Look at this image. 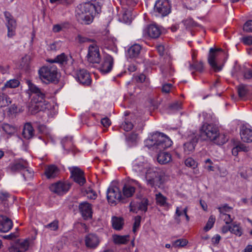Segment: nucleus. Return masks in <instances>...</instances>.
<instances>
[{
    "label": "nucleus",
    "mask_w": 252,
    "mask_h": 252,
    "mask_svg": "<svg viewBox=\"0 0 252 252\" xmlns=\"http://www.w3.org/2000/svg\"><path fill=\"white\" fill-rule=\"evenodd\" d=\"M101 5L98 2L80 4L76 9V18L81 23L89 25L93 22L95 14L101 12Z\"/></svg>",
    "instance_id": "nucleus-1"
},
{
    "label": "nucleus",
    "mask_w": 252,
    "mask_h": 252,
    "mask_svg": "<svg viewBox=\"0 0 252 252\" xmlns=\"http://www.w3.org/2000/svg\"><path fill=\"white\" fill-rule=\"evenodd\" d=\"M148 146L156 152H160L170 147L172 144V140L162 133L156 132L146 140Z\"/></svg>",
    "instance_id": "nucleus-2"
},
{
    "label": "nucleus",
    "mask_w": 252,
    "mask_h": 252,
    "mask_svg": "<svg viewBox=\"0 0 252 252\" xmlns=\"http://www.w3.org/2000/svg\"><path fill=\"white\" fill-rule=\"evenodd\" d=\"M29 91L34 94L32 101L35 104V108L37 111H44L47 108L48 103L45 100L46 92L30 81L28 82Z\"/></svg>",
    "instance_id": "nucleus-3"
},
{
    "label": "nucleus",
    "mask_w": 252,
    "mask_h": 252,
    "mask_svg": "<svg viewBox=\"0 0 252 252\" xmlns=\"http://www.w3.org/2000/svg\"><path fill=\"white\" fill-rule=\"evenodd\" d=\"M163 173L155 167H150L145 172L147 185L151 188H159L163 183Z\"/></svg>",
    "instance_id": "nucleus-4"
},
{
    "label": "nucleus",
    "mask_w": 252,
    "mask_h": 252,
    "mask_svg": "<svg viewBox=\"0 0 252 252\" xmlns=\"http://www.w3.org/2000/svg\"><path fill=\"white\" fill-rule=\"evenodd\" d=\"M219 135V128L212 124L204 123L199 130V137L202 140L209 139L215 142Z\"/></svg>",
    "instance_id": "nucleus-5"
},
{
    "label": "nucleus",
    "mask_w": 252,
    "mask_h": 252,
    "mask_svg": "<svg viewBox=\"0 0 252 252\" xmlns=\"http://www.w3.org/2000/svg\"><path fill=\"white\" fill-rule=\"evenodd\" d=\"M39 78L44 82L50 83L56 81L57 68L54 65L43 66L38 70Z\"/></svg>",
    "instance_id": "nucleus-6"
},
{
    "label": "nucleus",
    "mask_w": 252,
    "mask_h": 252,
    "mask_svg": "<svg viewBox=\"0 0 252 252\" xmlns=\"http://www.w3.org/2000/svg\"><path fill=\"white\" fill-rule=\"evenodd\" d=\"M107 198L111 205H116L117 202L123 203L127 202V199L123 197L120 189L116 186H111L107 189Z\"/></svg>",
    "instance_id": "nucleus-7"
},
{
    "label": "nucleus",
    "mask_w": 252,
    "mask_h": 252,
    "mask_svg": "<svg viewBox=\"0 0 252 252\" xmlns=\"http://www.w3.org/2000/svg\"><path fill=\"white\" fill-rule=\"evenodd\" d=\"M87 59L90 63H99L100 62V51L98 46L96 44L94 43L89 46Z\"/></svg>",
    "instance_id": "nucleus-8"
},
{
    "label": "nucleus",
    "mask_w": 252,
    "mask_h": 252,
    "mask_svg": "<svg viewBox=\"0 0 252 252\" xmlns=\"http://www.w3.org/2000/svg\"><path fill=\"white\" fill-rule=\"evenodd\" d=\"M4 15L6 20V26L7 28V36L11 38L15 34L17 27L16 21L11 13L8 11H5Z\"/></svg>",
    "instance_id": "nucleus-9"
},
{
    "label": "nucleus",
    "mask_w": 252,
    "mask_h": 252,
    "mask_svg": "<svg viewBox=\"0 0 252 252\" xmlns=\"http://www.w3.org/2000/svg\"><path fill=\"white\" fill-rule=\"evenodd\" d=\"M154 10L162 16H165L171 12V6L168 0H158L155 5Z\"/></svg>",
    "instance_id": "nucleus-10"
},
{
    "label": "nucleus",
    "mask_w": 252,
    "mask_h": 252,
    "mask_svg": "<svg viewBox=\"0 0 252 252\" xmlns=\"http://www.w3.org/2000/svg\"><path fill=\"white\" fill-rule=\"evenodd\" d=\"M71 185L67 182L59 181L50 186V190L58 195L66 193L70 188Z\"/></svg>",
    "instance_id": "nucleus-11"
},
{
    "label": "nucleus",
    "mask_w": 252,
    "mask_h": 252,
    "mask_svg": "<svg viewBox=\"0 0 252 252\" xmlns=\"http://www.w3.org/2000/svg\"><path fill=\"white\" fill-rule=\"evenodd\" d=\"M218 56V53L215 51L214 48H211L208 57V62L215 72L220 71L222 68V65H219L218 63L217 60Z\"/></svg>",
    "instance_id": "nucleus-12"
},
{
    "label": "nucleus",
    "mask_w": 252,
    "mask_h": 252,
    "mask_svg": "<svg viewBox=\"0 0 252 252\" xmlns=\"http://www.w3.org/2000/svg\"><path fill=\"white\" fill-rule=\"evenodd\" d=\"M71 177L73 181L83 186L86 183V179L84 176V172L77 167L70 168Z\"/></svg>",
    "instance_id": "nucleus-13"
},
{
    "label": "nucleus",
    "mask_w": 252,
    "mask_h": 252,
    "mask_svg": "<svg viewBox=\"0 0 252 252\" xmlns=\"http://www.w3.org/2000/svg\"><path fill=\"white\" fill-rule=\"evenodd\" d=\"M114 64V59L109 55H106L103 58L99 67L101 73L105 74L109 72L112 69Z\"/></svg>",
    "instance_id": "nucleus-14"
},
{
    "label": "nucleus",
    "mask_w": 252,
    "mask_h": 252,
    "mask_svg": "<svg viewBox=\"0 0 252 252\" xmlns=\"http://www.w3.org/2000/svg\"><path fill=\"white\" fill-rule=\"evenodd\" d=\"M28 167V163L26 160L22 158L14 160L8 166L11 172L13 173L23 171Z\"/></svg>",
    "instance_id": "nucleus-15"
},
{
    "label": "nucleus",
    "mask_w": 252,
    "mask_h": 252,
    "mask_svg": "<svg viewBox=\"0 0 252 252\" xmlns=\"http://www.w3.org/2000/svg\"><path fill=\"white\" fill-rule=\"evenodd\" d=\"M149 201L147 198H143L140 202L135 203L131 202L129 204L130 211L137 213L138 211L146 212L147 211Z\"/></svg>",
    "instance_id": "nucleus-16"
},
{
    "label": "nucleus",
    "mask_w": 252,
    "mask_h": 252,
    "mask_svg": "<svg viewBox=\"0 0 252 252\" xmlns=\"http://www.w3.org/2000/svg\"><path fill=\"white\" fill-rule=\"evenodd\" d=\"M30 246L29 240L26 239L15 243L9 248V252H25Z\"/></svg>",
    "instance_id": "nucleus-17"
},
{
    "label": "nucleus",
    "mask_w": 252,
    "mask_h": 252,
    "mask_svg": "<svg viewBox=\"0 0 252 252\" xmlns=\"http://www.w3.org/2000/svg\"><path fill=\"white\" fill-rule=\"evenodd\" d=\"M74 77L83 85H89L91 84V79L90 74L86 69H79Z\"/></svg>",
    "instance_id": "nucleus-18"
},
{
    "label": "nucleus",
    "mask_w": 252,
    "mask_h": 252,
    "mask_svg": "<svg viewBox=\"0 0 252 252\" xmlns=\"http://www.w3.org/2000/svg\"><path fill=\"white\" fill-rule=\"evenodd\" d=\"M12 226L13 222L11 219L4 215H0V232H7Z\"/></svg>",
    "instance_id": "nucleus-19"
},
{
    "label": "nucleus",
    "mask_w": 252,
    "mask_h": 252,
    "mask_svg": "<svg viewBox=\"0 0 252 252\" xmlns=\"http://www.w3.org/2000/svg\"><path fill=\"white\" fill-rule=\"evenodd\" d=\"M85 242L87 248L95 249L98 246L100 241L96 235L90 233L85 237Z\"/></svg>",
    "instance_id": "nucleus-20"
},
{
    "label": "nucleus",
    "mask_w": 252,
    "mask_h": 252,
    "mask_svg": "<svg viewBox=\"0 0 252 252\" xmlns=\"http://www.w3.org/2000/svg\"><path fill=\"white\" fill-rule=\"evenodd\" d=\"M79 210L84 219H91L92 217V209L90 204L83 202L79 205Z\"/></svg>",
    "instance_id": "nucleus-21"
},
{
    "label": "nucleus",
    "mask_w": 252,
    "mask_h": 252,
    "mask_svg": "<svg viewBox=\"0 0 252 252\" xmlns=\"http://www.w3.org/2000/svg\"><path fill=\"white\" fill-rule=\"evenodd\" d=\"M145 33L151 38H157L161 34L160 29L156 25H150L145 30Z\"/></svg>",
    "instance_id": "nucleus-22"
},
{
    "label": "nucleus",
    "mask_w": 252,
    "mask_h": 252,
    "mask_svg": "<svg viewBox=\"0 0 252 252\" xmlns=\"http://www.w3.org/2000/svg\"><path fill=\"white\" fill-rule=\"evenodd\" d=\"M60 173L59 169L54 165H50L45 169V174L48 179L55 178Z\"/></svg>",
    "instance_id": "nucleus-23"
},
{
    "label": "nucleus",
    "mask_w": 252,
    "mask_h": 252,
    "mask_svg": "<svg viewBox=\"0 0 252 252\" xmlns=\"http://www.w3.org/2000/svg\"><path fill=\"white\" fill-rule=\"evenodd\" d=\"M34 130L30 123H27L23 127L22 135L24 138L30 139L32 138L34 135Z\"/></svg>",
    "instance_id": "nucleus-24"
},
{
    "label": "nucleus",
    "mask_w": 252,
    "mask_h": 252,
    "mask_svg": "<svg viewBox=\"0 0 252 252\" xmlns=\"http://www.w3.org/2000/svg\"><path fill=\"white\" fill-rule=\"evenodd\" d=\"M150 167L147 163L138 162L136 160L133 162L132 166L133 170L139 173H145L146 170Z\"/></svg>",
    "instance_id": "nucleus-25"
},
{
    "label": "nucleus",
    "mask_w": 252,
    "mask_h": 252,
    "mask_svg": "<svg viewBox=\"0 0 252 252\" xmlns=\"http://www.w3.org/2000/svg\"><path fill=\"white\" fill-rule=\"evenodd\" d=\"M241 139L245 142H252V130L247 127H243L240 131Z\"/></svg>",
    "instance_id": "nucleus-26"
},
{
    "label": "nucleus",
    "mask_w": 252,
    "mask_h": 252,
    "mask_svg": "<svg viewBox=\"0 0 252 252\" xmlns=\"http://www.w3.org/2000/svg\"><path fill=\"white\" fill-rule=\"evenodd\" d=\"M141 47L138 44H135L129 48L127 55L130 58H137L141 51Z\"/></svg>",
    "instance_id": "nucleus-27"
},
{
    "label": "nucleus",
    "mask_w": 252,
    "mask_h": 252,
    "mask_svg": "<svg viewBox=\"0 0 252 252\" xmlns=\"http://www.w3.org/2000/svg\"><path fill=\"white\" fill-rule=\"evenodd\" d=\"M189 69L191 71V74L193 75L195 71L202 72L204 70V65L202 62H198L193 61V63H189Z\"/></svg>",
    "instance_id": "nucleus-28"
},
{
    "label": "nucleus",
    "mask_w": 252,
    "mask_h": 252,
    "mask_svg": "<svg viewBox=\"0 0 252 252\" xmlns=\"http://www.w3.org/2000/svg\"><path fill=\"white\" fill-rule=\"evenodd\" d=\"M112 225L113 228L116 230L122 229L124 224V220L122 217L114 216L112 218Z\"/></svg>",
    "instance_id": "nucleus-29"
},
{
    "label": "nucleus",
    "mask_w": 252,
    "mask_h": 252,
    "mask_svg": "<svg viewBox=\"0 0 252 252\" xmlns=\"http://www.w3.org/2000/svg\"><path fill=\"white\" fill-rule=\"evenodd\" d=\"M171 155L167 152L159 153L157 157V160L160 164H165L171 161Z\"/></svg>",
    "instance_id": "nucleus-30"
},
{
    "label": "nucleus",
    "mask_w": 252,
    "mask_h": 252,
    "mask_svg": "<svg viewBox=\"0 0 252 252\" xmlns=\"http://www.w3.org/2000/svg\"><path fill=\"white\" fill-rule=\"evenodd\" d=\"M129 235H114L113 236V242L117 245H125L129 241Z\"/></svg>",
    "instance_id": "nucleus-31"
},
{
    "label": "nucleus",
    "mask_w": 252,
    "mask_h": 252,
    "mask_svg": "<svg viewBox=\"0 0 252 252\" xmlns=\"http://www.w3.org/2000/svg\"><path fill=\"white\" fill-rule=\"evenodd\" d=\"M135 192V187L129 184H126L123 188V196L125 198L131 197Z\"/></svg>",
    "instance_id": "nucleus-32"
},
{
    "label": "nucleus",
    "mask_w": 252,
    "mask_h": 252,
    "mask_svg": "<svg viewBox=\"0 0 252 252\" xmlns=\"http://www.w3.org/2000/svg\"><path fill=\"white\" fill-rule=\"evenodd\" d=\"M198 139L196 138H193L190 142H187L184 145V152L187 154L189 155L193 152L194 150L196 143L197 142Z\"/></svg>",
    "instance_id": "nucleus-33"
},
{
    "label": "nucleus",
    "mask_w": 252,
    "mask_h": 252,
    "mask_svg": "<svg viewBox=\"0 0 252 252\" xmlns=\"http://www.w3.org/2000/svg\"><path fill=\"white\" fill-rule=\"evenodd\" d=\"M48 61L51 63H57L63 65H65L67 64V62L69 61V60L64 53H62L57 56L54 60H49Z\"/></svg>",
    "instance_id": "nucleus-34"
},
{
    "label": "nucleus",
    "mask_w": 252,
    "mask_h": 252,
    "mask_svg": "<svg viewBox=\"0 0 252 252\" xmlns=\"http://www.w3.org/2000/svg\"><path fill=\"white\" fill-rule=\"evenodd\" d=\"M156 203L161 207H168L169 204L167 202V198L161 193H157L155 195Z\"/></svg>",
    "instance_id": "nucleus-35"
},
{
    "label": "nucleus",
    "mask_w": 252,
    "mask_h": 252,
    "mask_svg": "<svg viewBox=\"0 0 252 252\" xmlns=\"http://www.w3.org/2000/svg\"><path fill=\"white\" fill-rule=\"evenodd\" d=\"M12 102L11 98L6 94L0 93V107L8 106Z\"/></svg>",
    "instance_id": "nucleus-36"
},
{
    "label": "nucleus",
    "mask_w": 252,
    "mask_h": 252,
    "mask_svg": "<svg viewBox=\"0 0 252 252\" xmlns=\"http://www.w3.org/2000/svg\"><path fill=\"white\" fill-rule=\"evenodd\" d=\"M20 82L18 79H13L7 81L3 87L1 88L2 91H4L6 88H15L19 86Z\"/></svg>",
    "instance_id": "nucleus-37"
},
{
    "label": "nucleus",
    "mask_w": 252,
    "mask_h": 252,
    "mask_svg": "<svg viewBox=\"0 0 252 252\" xmlns=\"http://www.w3.org/2000/svg\"><path fill=\"white\" fill-rule=\"evenodd\" d=\"M70 60V64H68L66 66L64 65V71L66 74L71 75L73 77H75L77 73L79 71L78 69H75L74 65L72 64V60L71 59Z\"/></svg>",
    "instance_id": "nucleus-38"
},
{
    "label": "nucleus",
    "mask_w": 252,
    "mask_h": 252,
    "mask_svg": "<svg viewBox=\"0 0 252 252\" xmlns=\"http://www.w3.org/2000/svg\"><path fill=\"white\" fill-rule=\"evenodd\" d=\"M237 91L239 97H243L246 95L249 92L247 85L240 84L237 87Z\"/></svg>",
    "instance_id": "nucleus-39"
},
{
    "label": "nucleus",
    "mask_w": 252,
    "mask_h": 252,
    "mask_svg": "<svg viewBox=\"0 0 252 252\" xmlns=\"http://www.w3.org/2000/svg\"><path fill=\"white\" fill-rule=\"evenodd\" d=\"M231 233L240 237L243 234V229L239 224H236L235 222H234L232 224Z\"/></svg>",
    "instance_id": "nucleus-40"
},
{
    "label": "nucleus",
    "mask_w": 252,
    "mask_h": 252,
    "mask_svg": "<svg viewBox=\"0 0 252 252\" xmlns=\"http://www.w3.org/2000/svg\"><path fill=\"white\" fill-rule=\"evenodd\" d=\"M2 128L5 133L9 135L13 134L16 131L15 128L8 124H4L2 125Z\"/></svg>",
    "instance_id": "nucleus-41"
},
{
    "label": "nucleus",
    "mask_w": 252,
    "mask_h": 252,
    "mask_svg": "<svg viewBox=\"0 0 252 252\" xmlns=\"http://www.w3.org/2000/svg\"><path fill=\"white\" fill-rule=\"evenodd\" d=\"M132 20V17L130 11H126L123 14L121 20L124 23L128 24L130 23Z\"/></svg>",
    "instance_id": "nucleus-42"
},
{
    "label": "nucleus",
    "mask_w": 252,
    "mask_h": 252,
    "mask_svg": "<svg viewBox=\"0 0 252 252\" xmlns=\"http://www.w3.org/2000/svg\"><path fill=\"white\" fill-rule=\"evenodd\" d=\"M23 176L26 181L31 179L33 177V172L29 169L26 168L22 171Z\"/></svg>",
    "instance_id": "nucleus-43"
},
{
    "label": "nucleus",
    "mask_w": 252,
    "mask_h": 252,
    "mask_svg": "<svg viewBox=\"0 0 252 252\" xmlns=\"http://www.w3.org/2000/svg\"><path fill=\"white\" fill-rule=\"evenodd\" d=\"M215 220V218L213 216H211L209 217L205 226L204 227V230L206 231L209 230L213 226Z\"/></svg>",
    "instance_id": "nucleus-44"
},
{
    "label": "nucleus",
    "mask_w": 252,
    "mask_h": 252,
    "mask_svg": "<svg viewBox=\"0 0 252 252\" xmlns=\"http://www.w3.org/2000/svg\"><path fill=\"white\" fill-rule=\"evenodd\" d=\"M75 40L79 43H83L87 42H94V39L89 38L87 37L84 36L81 34H78L76 37Z\"/></svg>",
    "instance_id": "nucleus-45"
},
{
    "label": "nucleus",
    "mask_w": 252,
    "mask_h": 252,
    "mask_svg": "<svg viewBox=\"0 0 252 252\" xmlns=\"http://www.w3.org/2000/svg\"><path fill=\"white\" fill-rule=\"evenodd\" d=\"M169 109L171 111H175L182 109V102L176 101L170 104Z\"/></svg>",
    "instance_id": "nucleus-46"
},
{
    "label": "nucleus",
    "mask_w": 252,
    "mask_h": 252,
    "mask_svg": "<svg viewBox=\"0 0 252 252\" xmlns=\"http://www.w3.org/2000/svg\"><path fill=\"white\" fill-rule=\"evenodd\" d=\"M141 217L140 216H137L134 218V222L133 225L132 231L134 233L136 232L137 229L140 225Z\"/></svg>",
    "instance_id": "nucleus-47"
},
{
    "label": "nucleus",
    "mask_w": 252,
    "mask_h": 252,
    "mask_svg": "<svg viewBox=\"0 0 252 252\" xmlns=\"http://www.w3.org/2000/svg\"><path fill=\"white\" fill-rule=\"evenodd\" d=\"M228 139L226 138L225 135L224 134H220L219 133V135L217 137V139L215 140L214 143L218 145H222L225 143Z\"/></svg>",
    "instance_id": "nucleus-48"
},
{
    "label": "nucleus",
    "mask_w": 252,
    "mask_h": 252,
    "mask_svg": "<svg viewBox=\"0 0 252 252\" xmlns=\"http://www.w3.org/2000/svg\"><path fill=\"white\" fill-rule=\"evenodd\" d=\"M86 192L88 198L91 199H94L96 198L97 194L95 191H94L92 188L90 187L86 189Z\"/></svg>",
    "instance_id": "nucleus-49"
},
{
    "label": "nucleus",
    "mask_w": 252,
    "mask_h": 252,
    "mask_svg": "<svg viewBox=\"0 0 252 252\" xmlns=\"http://www.w3.org/2000/svg\"><path fill=\"white\" fill-rule=\"evenodd\" d=\"M37 129L41 134L47 135L49 133L48 128L44 125L38 124L37 125Z\"/></svg>",
    "instance_id": "nucleus-50"
},
{
    "label": "nucleus",
    "mask_w": 252,
    "mask_h": 252,
    "mask_svg": "<svg viewBox=\"0 0 252 252\" xmlns=\"http://www.w3.org/2000/svg\"><path fill=\"white\" fill-rule=\"evenodd\" d=\"M184 215L183 210H181V207H177L176 209V212L175 214V220H176L178 223L180 222V217Z\"/></svg>",
    "instance_id": "nucleus-51"
},
{
    "label": "nucleus",
    "mask_w": 252,
    "mask_h": 252,
    "mask_svg": "<svg viewBox=\"0 0 252 252\" xmlns=\"http://www.w3.org/2000/svg\"><path fill=\"white\" fill-rule=\"evenodd\" d=\"M45 227L50 229L51 230H57L59 227L58 221L55 220L53 222L45 225Z\"/></svg>",
    "instance_id": "nucleus-52"
},
{
    "label": "nucleus",
    "mask_w": 252,
    "mask_h": 252,
    "mask_svg": "<svg viewBox=\"0 0 252 252\" xmlns=\"http://www.w3.org/2000/svg\"><path fill=\"white\" fill-rule=\"evenodd\" d=\"M133 127V124L128 121H125L124 123L122 124V127L126 131H129L132 129Z\"/></svg>",
    "instance_id": "nucleus-53"
},
{
    "label": "nucleus",
    "mask_w": 252,
    "mask_h": 252,
    "mask_svg": "<svg viewBox=\"0 0 252 252\" xmlns=\"http://www.w3.org/2000/svg\"><path fill=\"white\" fill-rule=\"evenodd\" d=\"M184 25L187 28L195 26L196 23L191 18H188L183 21Z\"/></svg>",
    "instance_id": "nucleus-54"
},
{
    "label": "nucleus",
    "mask_w": 252,
    "mask_h": 252,
    "mask_svg": "<svg viewBox=\"0 0 252 252\" xmlns=\"http://www.w3.org/2000/svg\"><path fill=\"white\" fill-rule=\"evenodd\" d=\"M220 215L227 214L226 213L229 212L231 209V207L228 206L227 204H225L222 206L218 208Z\"/></svg>",
    "instance_id": "nucleus-55"
},
{
    "label": "nucleus",
    "mask_w": 252,
    "mask_h": 252,
    "mask_svg": "<svg viewBox=\"0 0 252 252\" xmlns=\"http://www.w3.org/2000/svg\"><path fill=\"white\" fill-rule=\"evenodd\" d=\"M243 30L247 32H252V20H249L245 23Z\"/></svg>",
    "instance_id": "nucleus-56"
},
{
    "label": "nucleus",
    "mask_w": 252,
    "mask_h": 252,
    "mask_svg": "<svg viewBox=\"0 0 252 252\" xmlns=\"http://www.w3.org/2000/svg\"><path fill=\"white\" fill-rule=\"evenodd\" d=\"M188 243V241L186 239H180L175 241L173 245L175 247H184Z\"/></svg>",
    "instance_id": "nucleus-57"
},
{
    "label": "nucleus",
    "mask_w": 252,
    "mask_h": 252,
    "mask_svg": "<svg viewBox=\"0 0 252 252\" xmlns=\"http://www.w3.org/2000/svg\"><path fill=\"white\" fill-rule=\"evenodd\" d=\"M220 219L223 220L227 224H230L233 220L231 218L230 215L227 214L226 215H220Z\"/></svg>",
    "instance_id": "nucleus-58"
},
{
    "label": "nucleus",
    "mask_w": 252,
    "mask_h": 252,
    "mask_svg": "<svg viewBox=\"0 0 252 252\" xmlns=\"http://www.w3.org/2000/svg\"><path fill=\"white\" fill-rule=\"evenodd\" d=\"M185 164L187 166L193 167L196 166L195 161L192 158H188L185 161Z\"/></svg>",
    "instance_id": "nucleus-59"
},
{
    "label": "nucleus",
    "mask_w": 252,
    "mask_h": 252,
    "mask_svg": "<svg viewBox=\"0 0 252 252\" xmlns=\"http://www.w3.org/2000/svg\"><path fill=\"white\" fill-rule=\"evenodd\" d=\"M9 197V195L8 193L0 192V202H4V204H5V202L7 200V198Z\"/></svg>",
    "instance_id": "nucleus-60"
},
{
    "label": "nucleus",
    "mask_w": 252,
    "mask_h": 252,
    "mask_svg": "<svg viewBox=\"0 0 252 252\" xmlns=\"http://www.w3.org/2000/svg\"><path fill=\"white\" fill-rule=\"evenodd\" d=\"M134 79L137 83H143L146 79V76L143 74H140L139 75L135 76Z\"/></svg>",
    "instance_id": "nucleus-61"
},
{
    "label": "nucleus",
    "mask_w": 252,
    "mask_h": 252,
    "mask_svg": "<svg viewBox=\"0 0 252 252\" xmlns=\"http://www.w3.org/2000/svg\"><path fill=\"white\" fill-rule=\"evenodd\" d=\"M101 123L104 127H107L111 125V121L109 118L105 117L101 119Z\"/></svg>",
    "instance_id": "nucleus-62"
},
{
    "label": "nucleus",
    "mask_w": 252,
    "mask_h": 252,
    "mask_svg": "<svg viewBox=\"0 0 252 252\" xmlns=\"http://www.w3.org/2000/svg\"><path fill=\"white\" fill-rule=\"evenodd\" d=\"M172 85L171 84H165L162 86V91L163 92L168 93L170 92Z\"/></svg>",
    "instance_id": "nucleus-63"
},
{
    "label": "nucleus",
    "mask_w": 252,
    "mask_h": 252,
    "mask_svg": "<svg viewBox=\"0 0 252 252\" xmlns=\"http://www.w3.org/2000/svg\"><path fill=\"white\" fill-rule=\"evenodd\" d=\"M243 42L246 45H252V36H249L244 37L243 38Z\"/></svg>",
    "instance_id": "nucleus-64"
}]
</instances>
